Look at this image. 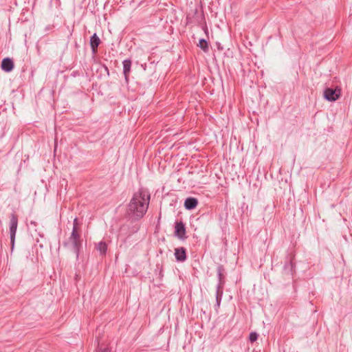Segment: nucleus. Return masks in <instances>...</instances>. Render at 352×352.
Returning a JSON list of instances; mask_svg holds the SVG:
<instances>
[{"instance_id":"22","label":"nucleus","mask_w":352,"mask_h":352,"mask_svg":"<svg viewBox=\"0 0 352 352\" xmlns=\"http://www.w3.org/2000/svg\"><path fill=\"white\" fill-rule=\"evenodd\" d=\"M217 47H218V49H219V50H223V47H221V45H220L219 44L217 45Z\"/></svg>"},{"instance_id":"2","label":"nucleus","mask_w":352,"mask_h":352,"mask_svg":"<svg viewBox=\"0 0 352 352\" xmlns=\"http://www.w3.org/2000/svg\"><path fill=\"white\" fill-rule=\"evenodd\" d=\"M71 243L72 250L76 254V259H78L80 251L82 248V239L80 238V234L78 230H76V228L72 229L71 235L67 241H64L63 245L67 247Z\"/></svg>"},{"instance_id":"11","label":"nucleus","mask_w":352,"mask_h":352,"mask_svg":"<svg viewBox=\"0 0 352 352\" xmlns=\"http://www.w3.org/2000/svg\"><path fill=\"white\" fill-rule=\"evenodd\" d=\"M217 277H218V284L217 285H225V283H226V280H225V278H226V270H225V268L223 267V265H219L217 266Z\"/></svg>"},{"instance_id":"12","label":"nucleus","mask_w":352,"mask_h":352,"mask_svg":"<svg viewBox=\"0 0 352 352\" xmlns=\"http://www.w3.org/2000/svg\"><path fill=\"white\" fill-rule=\"evenodd\" d=\"M123 64V74L124 76V78L126 82L129 81V76L131 72V59H125L122 62Z\"/></svg>"},{"instance_id":"16","label":"nucleus","mask_w":352,"mask_h":352,"mask_svg":"<svg viewBox=\"0 0 352 352\" xmlns=\"http://www.w3.org/2000/svg\"><path fill=\"white\" fill-rule=\"evenodd\" d=\"M258 334L256 332H251L249 336V340L252 343L257 340Z\"/></svg>"},{"instance_id":"18","label":"nucleus","mask_w":352,"mask_h":352,"mask_svg":"<svg viewBox=\"0 0 352 352\" xmlns=\"http://www.w3.org/2000/svg\"><path fill=\"white\" fill-rule=\"evenodd\" d=\"M97 352H113L111 349L109 347H105L104 349L98 348Z\"/></svg>"},{"instance_id":"7","label":"nucleus","mask_w":352,"mask_h":352,"mask_svg":"<svg viewBox=\"0 0 352 352\" xmlns=\"http://www.w3.org/2000/svg\"><path fill=\"white\" fill-rule=\"evenodd\" d=\"M174 254L178 262H184L187 259L186 249L184 247L175 248Z\"/></svg>"},{"instance_id":"17","label":"nucleus","mask_w":352,"mask_h":352,"mask_svg":"<svg viewBox=\"0 0 352 352\" xmlns=\"http://www.w3.org/2000/svg\"><path fill=\"white\" fill-rule=\"evenodd\" d=\"M221 299L222 297H216V304L214 305V309L217 311H218L220 307Z\"/></svg>"},{"instance_id":"6","label":"nucleus","mask_w":352,"mask_h":352,"mask_svg":"<svg viewBox=\"0 0 352 352\" xmlns=\"http://www.w3.org/2000/svg\"><path fill=\"white\" fill-rule=\"evenodd\" d=\"M294 255H290L287 257L286 261H285V265L283 266V273L288 276H292L294 272L295 265L294 263Z\"/></svg>"},{"instance_id":"4","label":"nucleus","mask_w":352,"mask_h":352,"mask_svg":"<svg viewBox=\"0 0 352 352\" xmlns=\"http://www.w3.org/2000/svg\"><path fill=\"white\" fill-rule=\"evenodd\" d=\"M186 226L184 223L182 221H176L175 223V231L174 235L177 237L180 240H185L187 239V236L186 235Z\"/></svg>"},{"instance_id":"19","label":"nucleus","mask_w":352,"mask_h":352,"mask_svg":"<svg viewBox=\"0 0 352 352\" xmlns=\"http://www.w3.org/2000/svg\"><path fill=\"white\" fill-rule=\"evenodd\" d=\"M76 228L78 230V219L75 218L73 223V229Z\"/></svg>"},{"instance_id":"1","label":"nucleus","mask_w":352,"mask_h":352,"mask_svg":"<svg viewBox=\"0 0 352 352\" xmlns=\"http://www.w3.org/2000/svg\"><path fill=\"white\" fill-rule=\"evenodd\" d=\"M150 197L149 192L142 188L133 195L129 204V215L133 221H138L146 214Z\"/></svg>"},{"instance_id":"10","label":"nucleus","mask_w":352,"mask_h":352,"mask_svg":"<svg viewBox=\"0 0 352 352\" xmlns=\"http://www.w3.org/2000/svg\"><path fill=\"white\" fill-rule=\"evenodd\" d=\"M184 205L186 210H192L197 206L198 200L195 197H189L185 199Z\"/></svg>"},{"instance_id":"14","label":"nucleus","mask_w":352,"mask_h":352,"mask_svg":"<svg viewBox=\"0 0 352 352\" xmlns=\"http://www.w3.org/2000/svg\"><path fill=\"white\" fill-rule=\"evenodd\" d=\"M198 46L205 52H208L209 50L208 43L204 38L199 39Z\"/></svg>"},{"instance_id":"15","label":"nucleus","mask_w":352,"mask_h":352,"mask_svg":"<svg viewBox=\"0 0 352 352\" xmlns=\"http://www.w3.org/2000/svg\"><path fill=\"white\" fill-rule=\"evenodd\" d=\"M224 285H217L216 287V297H222Z\"/></svg>"},{"instance_id":"20","label":"nucleus","mask_w":352,"mask_h":352,"mask_svg":"<svg viewBox=\"0 0 352 352\" xmlns=\"http://www.w3.org/2000/svg\"><path fill=\"white\" fill-rule=\"evenodd\" d=\"M30 226H33L34 227H36L37 226V223L36 221H31L30 222Z\"/></svg>"},{"instance_id":"23","label":"nucleus","mask_w":352,"mask_h":352,"mask_svg":"<svg viewBox=\"0 0 352 352\" xmlns=\"http://www.w3.org/2000/svg\"><path fill=\"white\" fill-rule=\"evenodd\" d=\"M105 70L107 72V73L109 74V69L107 68V67H105Z\"/></svg>"},{"instance_id":"3","label":"nucleus","mask_w":352,"mask_h":352,"mask_svg":"<svg viewBox=\"0 0 352 352\" xmlns=\"http://www.w3.org/2000/svg\"><path fill=\"white\" fill-rule=\"evenodd\" d=\"M18 226V217L15 213H12L10 214V243L12 245V248H14V241H15V236L16 232Z\"/></svg>"},{"instance_id":"8","label":"nucleus","mask_w":352,"mask_h":352,"mask_svg":"<svg viewBox=\"0 0 352 352\" xmlns=\"http://www.w3.org/2000/svg\"><path fill=\"white\" fill-rule=\"evenodd\" d=\"M101 41L96 33H94L90 38V47L93 54L98 52V47L100 45Z\"/></svg>"},{"instance_id":"13","label":"nucleus","mask_w":352,"mask_h":352,"mask_svg":"<svg viewBox=\"0 0 352 352\" xmlns=\"http://www.w3.org/2000/svg\"><path fill=\"white\" fill-rule=\"evenodd\" d=\"M96 249L100 252V255H106L107 250V245L104 241H100L96 245Z\"/></svg>"},{"instance_id":"9","label":"nucleus","mask_w":352,"mask_h":352,"mask_svg":"<svg viewBox=\"0 0 352 352\" xmlns=\"http://www.w3.org/2000/svg\"><path fill=\"white\" fill-rule=\"evenodd\" d=\"M1 67L6 72H10L14 68V62L10 58H5L1 61Z\"/></svg>"},{"instance_id":"21","label":"nucleus","mask_w":352,"mask_h":352,"mask_svg":"<svg viewBox=\"0 0 352 352\" xmlns=\"http://www.w3.org/2000/svg\"><path fill=\"white\" fill-rule=\"evenodd\" d=\"M203 29H204V30L205 31V32H207V31H208V28H207V27H206V25L204 27V28H203Z\"/></svg>"},{"instance_id":"5","label":"nucleus","mask_w":352,"mask_h":352,"mask_svg":"<svg viewBox=\"0 0 352 352\" xmlns=\"http://www.w3.org/2000/svg\"><path fill=\"white\" fill-rule=\"evenodd\" d=\"M340 96V89L327 87L324 91V98L330 102L337 100Z\"/></svg>"}]
</instances>
